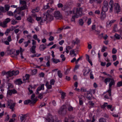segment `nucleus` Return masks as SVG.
I'll return each mask as SVG.
<instances>
[{
	"mask_svg": "<svg viewBox=\"0 0 122 122\" xmlns=\"http://www.w3.org/2000/svg\"><path fill=\"white\" fill-rule=\"evenodd\" d=\"M52 60L53 62L55 63H57L58 62H60V61L59 60L56 59L54 58H52Z\"/></svg>",
	"mask_w": 122,
	"mask_h": 122,
	"instance_id": "473e14b6",
	"label": "nucleus"
},
{
	"mask_svg": "<svg viewBox=\"0 0 122 122\" xmlns=\"http://www.w3.org/2000/svg\"><path fill=\"white\" fill-rule=\"evenodd\" d=\"M15 17L16 18V19L17 20H20L21 18V17L20 16H17V15L16 14H15Z\"/></svg>",
	"mask_w": 122,
	"mask_h": 122,
	"instance_id": "3c124183",
	"label": "nucleus"
},
{
	"mask_svg": "<svg viewBox=\"0 0 122 122\" xmlns=\"http://www.w3.org/2000/svg\"><path fill=\"white\" fill-rule=\"evenodd\" d=\"M117 52V50L115 48H113L112 51V53L113 54H115Z\"/></svg>",
	"mask_w": 122,
	"mask_h": 122,
	"instance_id": "603ef678",
	"label": "nucleus"
},
{
	"mask_svg": "<svg viewBox=\"0 0 122 122\" xmlns=\"http://www.w3.org/2000/svg\"><path fill=\"white\" fill-rule=\"evenodd\" d=\"M11 24L13 25H15L17 22L16 21H15L14 20H12L11 21Z\"/></svg>",
	"mask_w": 122,
	"mask_h": 122,
	"instance_id": "0e129e2a",
	"label": "nucleus"
},
{
	"mask_svg": "<svg viewBox=\"0 0 122 122\" xmlns=\"http://www.w3.org/2000/svg\"><path fill=\"white\" fill-rule=\"evenodd\" d=\"M58 75L59 77L60 78H61L62 77V75L61 71H58L57 72Z\"/></svg>",
	"mask_w": 122,
	"mask_h": 122,
	"instance_id": "49530a36",
	"label": "nucleus"
},
{
	"mask_svg": "<svg viewBox=\"0 0 122 122\" xmlns=\"http://www.w3.org/2000/svg\"><path fill=\"white\" fill-rule=\"evenodd\" d=\"M7 15L9 16H13V13L11 11H8L7 13Z\"/></svg>",
	"mask_w": 122,
	"mask_h": 122,
	"instance_id": "37998d69",
	"label": "nucleus"
},
{
	"mask_svg": "<svg viewBox=\"0 0 122 122\" xmlns=\"http://www.w3.org/2000/svg\"><path fill=\"white\" fill-rule=\"evenodd\" d=\"M7 104L8 106H10V108L12 110H13L15 104L13 102V101L11 100H9Z\"/></svg>",
	"mask_w": 122,
	"mask_h": 122,
	"instance_id": "6e6552de",
	"label": "nucleus"
},
{
	"mask_svg": "<svg viewBox=\"0 0 122 122\" xmlns=\"http://www.w3.org/2000/svg\"><path fill=\"white\" fill-rule=\"evenodd\" d=\"M0 10L2 12H5L6 11L4 10V7L3 6L0 7Z\"/></svg>",
	"mask_w": 122,
	"mask_h": 122,
	"instance_id": "a18cd8bd",
	"label": "nucleus"
},
{
	"mask_svg": "<svg viewBox=\"0 0 122 122\" xmlns=\"http://www.w3.org/2000/svg\"><path fill=\"white\" fill-rule=\"evenodd\" d=\"M15 51V50L13 49H12L9 51V53L10 54H13Z\"/></svg>",
	"mask_w": 122,
	"mask_h": 122,
	"instance_id": "09e8293b",
	"label": "nucleus"
},
{
	"mask_svg": "<svg viewBox=\"0 0 122 122\" xmlns=\"http://www.w3.org/2000/svg\"><path fill=\"white\" fill-rule=\"evenodd\" d=\"M88 14L89 15L92 17L94 16L95 15L94 14L92 11H90L88 13Z\"/></svg>",
	"mask_w": 122,
	"mask_h": 122,
	"instance_id": "13d9d810",
	"label": "nucleus"
},
{
	"mask_svg": "<svg viewBox=\"0 0 122 122\" xmlns=\"http://www.w3.org/2000/svg\"><path fill=\"white\" fill-rule=\"evenodd\" d=\"M115 84V81L113 78H112L109 84V88L108 92L109 93V96H111V87L112 86H114Z\"/></svg>",
	"mask_w": 122,
	"mask_h": 122,
	"instance_id": "39448f33",
	"label": "nucleus"
},
{
	"mask_svg": "<svg viewBox=\"0 0 122 122\" xmlns=\"http://www.w3.org/2000/svg\"><path fill=\"white\" fill-rule=\"evenodd\" d=\"M20 52V51L19 50H17L16 51V55H15V56L16 57H17V55H18Z\"/></svg>",
	"mask_w": 122,
	"mask_h": 122,
	"instance_id": "338daca9",
	"label": "nucleus"
},
{
	"mask_svg": "<svg viewBox=\"0 0 122 122\" xmlns=\"http://www.w3.org/2000/svg\"><path fill=\"white\" fill-rule=\"evenodd\" d=\"M119 63V62L118 61H117L113 63L114 65L116 66H117V65H118Z\"/></svg>",
	"mask_w": 122,
	"mask_h": 122,
	"instance_id": "774afa93",
	"label": "nucleus"
},
{
	"mask_svg": "<svg viewBox=\"0 0 122 122\" xmlns=\"http://www.w3.org/2000/svg\"><path fill=\"white\" fill-rule=\"evenodd\" d=\"M111 79L110 78H107L105 79L104 80V82L106 84H107V83L109 82H110L111 80Z\"/></svg>",
	"mask_w": 122,
	"mask_h": 122,
	"instance_id": "393cba45",
	"label": "nucleus"
},
{
	"mask_svg": "<svg viewBox=\"0 0 122 122\" xmlns=\"http://www.w3.org/2000/svg\"><path fill=\"white\" fill-rule=\"evenodd\" d=\"M115 20H112L111 21H108L107 23V27H110L112 25L113 23Z\"/></svg>",
	"mask_w": 122,
	"mask_h": 122,
	"instance_id": "f8f14e48",
	"label": "nucleus"
},
{
	"mask_svg": "<svg viewBox=\"0 0 122 122\" xmlns=\"http://www.w3.org/2000/svg\"><path fill=\"white\" fill-rule=\"evenodd\" d=\"M44 84H42L40 86L38 87L36 92V94H37L39 93V91H40L41 90H44Z\"/></svg>",
	"mask_w": 122,
	"mask_h": 122,
	"instance_id": "9b49d317",
	"label": "nucleus"
},
{
	"mask_svg": "<svg viewBox=\"0 0 122 122\" xmlns=\"http://www.w3.org/2000/svg\"><path fill=\"white\" fill-rule=\"evenodd\" d=\"M46 48L45 46L43 44L41 45L39 47V49L41 51H43Z\"/></svg>",
	"mask_w": 122,
	"mask_h": 122,
	"instance_id": "5701e85b",
	"label": "nucleus"
},
{
	"mask_svg": "<svg viewBox=\"0 0 122 122\" xmlns=\"http://www.w3.org/2000/svg\"><path fill=\"white\" fill-rule=\"evenodd\" d=\"M61 98L62 99L64 98L65 97V93L64 92H62L61 93Z\"/></svg>",
	"mask_w": 122,
	"mask_h": 122,
	"instance_id": "bf43d9fd",
	"label": "nucleus"
},
{
	"mask_svg": "<svg viewBox=\"0 0 122 122\" xmlns=\"http://www.w3.org/2000/svg\"><path fill=\"white\" fill-rule=\"evenodd\" d=\"M84 22L82 19H81L79 20V24L81 25H82L83 24Z\"/></svg>",
	"mask_w": 122,
	"mask_h": 122,
	"instance_id": "e433bc0d",
	"label": "nucleus"
},
{
	"mask_svg": "<svg viewBox=\"0 0 122 122\" xmlns=\"http://www.w3.org/2000/svg\"><path fill=\"white\" fill-rule=\"evenodd\" d=\"M8 89H9L10 88H12L13 87V85L12 84L10 83H8Z\"/></svg>",
	"mask_w": 122,
	"mask_h": 122,
	"instance_id": "de8ad7c7",
	"label": "nucleus"
},
{
	"mask_svg": "<svg viewBox=\"0 0 122 122\" xmlns=\"http://www.w3.org/2000/svg\"><path fill=\"white\" fill-rule=\"evenodd\" d=\"M106 17V15L104 12L103 13L102 12H101V18L102 20H103Z\"/></svg>",
	"mask_w": 122,
	"mask_h": 122,
	"instance_id": "bb28decb",
	"label": "nucleus"
},
{
	"mask_svg": "<svg viewBox=\"0 0 122 122\" xmlns=\"http://www.w3.org/2000/svg\"><path fill=\"white\" fill-rule=\"evenodd\" d=\"M110 5L109 12H112L113 10L115 12L118 13L121 11V8L119 4L118 3H114L113 0H110L109 3Z\"/></svg>",
	"mask_w": 122,
	"mask_h": 122,
	"instance_id": "f257e3e1",
	"label": "nucleus"
},
{
	"mask_svg": "<svg viewBox=\"0 0 122 122\" xmlns=\"http://www.w3.org/2000/svg\"><path fill=\"white\" fill-rule=\"evenodd\" d=\"M54 10L53 8L52 9H49L47 11V12L44 15V17L45 19L41 20V18L40 17H36V20L38 21H41L43 20L45 21L46 20H52L53 19V17L51 15V13Z\"/></svg>",
	"mask_w": 122,
	"mask_h": 122,
	"instance_id": "f03ea898",
	"label": "nucleus"
},
{
	"mask_svg": "<svg viewBox=\"0 0 122 122\" xmlns=\"http://www.w3.org/2000/svg\"><path fill=\"white\" fill-rule=\"evenodd\" d=\"M105 121V120L103 118H101L99 120V122H104Z\"/></svg>",
	"mask_w": 122,
	"mask_h": 122,
	"instance_id": "69168bd1",
	"label": "nucleus"
},
{
	"mask_svg": "<svg viewBox=\"0 0 122 122\" xmlns=\"http://www.w3.org/2000/svg\"><path fill=\"white\" fill-rule=\"evenodd\" d=\"M14 72H15L14 71H9L7 72V74L10 76H11L14 75Z\"/></svg>",
	"mask_w": 122,
	"mask_h": 122,
	"instance_id": "cd10ccee",
	"label": "nucleus"
},
{
	"mask_svg": "<svg viewBox=\"0 0 122 122\" xmlns=\"http://www.w3.org/2000/svg\"><path fill=\"white\" fill-rule=\"evenodd\" d=\"M86 60L91 65V66H92L93 64L92 61L90 59L89 56L88 55H87L86 56Z\"/></svg>",
	"mask_w": 122,
	"mask_h": 122,
	"instance_id": "412c9836",
	"label": "nucleus"
},
{
	"mask_svg": "<svg viewBox=\"0 0 122 122\" xmlns=\"http://www.w3.org/2000/svg\"><path fill=\"white\" fill-rule=\"evenodd\" d=\"M46 122H61V120H58L57 119H55V117L51 115L48 114L46 118Z\"/></svg>",
	"mask_w": 122,
	"mask_h": 122,
	"instance_id": "20e7f679",
	"label": "nucleus"
},
{
	"mask_svg": "<svg viewBox=\"0 0 122 122\" xmlns=\"http://www.w3.org/2000/svg\"><path fill=\"white\" fill-rule=\"evenodd\" d=\"M82 9L81 8H77L74 9L73 12L74 15L72 16L71 19V21H74L75 20V18H78L81 16L82 13Z\"/></svg>",
	"mask_w": 122,
	"mask_h": 122,
	"instance_id": "7ed1b4c3",
	"label": "nucleus"
},
{
	"mask_svg": "<svg viewBox=\"0 0 122 122\" xmlns=\"http://www.w3.org/2000/svg\"><path fill=\"white\" fill-rule=\"evenodd\" d=\"M70 27L68 26H64L62 29H61V30H62V29H69L70 28Z\"/></svg>",
	"mask_w": 122,
	"mask_h": 122,
	"instance_id": "052dcab7",
	"label": "nucleus"
},
{
	"mask_svg": "<svg viewBox=\"0 0 122 122\" xmlns=\"http://www.w3.org/2000/svg\"><path fill=\"white\" fill-rule=\"evenodd\" d=\"M55 82V81L54 80L52 79L50 81V83L52 85H53Z\"/></svg>",
	"mask_w": 122,
	"mask_h": 122,
	"instance_id": "4d7b16f0",
	"label": "nucleus"
},
{
	"mask_svg": "<svg viewBox=\"0 0 122 122\" xmlns=\"http://www.w3.org/2000/svg\"><path fill=\"white\" fill-rule=\"evenodd\" d=\"M114 37L116 38V39L117 40L120 39V35L116 34L114 35Z\"/></svg>",
	"mask_w": 122,
	"mask_h": 122,
	"instance_id": "ea45409f",
	"label": "nucleus"
},
{
	"mask_svg": "<svg viewBox=\"0 0 122 122\" xmlns=\"http://www.w3.org/2000/svg\"><path fill=\"white\" fill-rule=\"evenodd\" d=\"M26 116L25 115H22L20 117V119L21 122L24 121L25 120Z\"/></svg>",
	"mask_w": 122,
	"mask_h": 122,
	"instance_id": "aec40b11",
	"label": "nucleus"
},
{
	"mask_svg": "<svg viewBox=\"0 0 122 122\" xmlns=\"http://www.w3.org/2000/svg\"><path fill=\"white\" fill-rule=\"evenodd\" d=\"M37 100L36 98H33L31 99V103H35Z\"/></svg>",
	"mask_w": 122,
	"mask_h": 122,
	"instance_id": "4c0bfd02",
	"label": "nucleus"
},
{
	"mask_svg": "<svg viewBox=\"0 0 122 122\" xmlns=\"http://www.w3.org/2000/svg\"><path fill=\"white\" fill-rule=\"evenodd\" d=\"M36 47V46L35 45H33L31 48L30 49V51L32 53H36L35 51V49Z\"/></svg>",
	"mask_w": 122,
	"mask_h": 122,
	"instance_id": "2eb2a0df",
	"label": "nucleus"
},
{
	"mask_svg": "<svg viewBox=\"0 0 122 122\" xmlns=\"http://www.w3.org/2000/svg\"><path fill=\"white\" fill-rule=\"evenodd\" d=\"M21 10H17L16 9L15 11L14 12L15 15V14H16L17 15V16H20V11Z\"/></svg>",
	"mask_w": 122,
	"mask_h": 122,
	"instance_id": "a211bd4d",
	"label": "nucleus"
},
{
	"mask_svg": "<svg viewBox=\"0 0 122 122\" xmlns=\"http://www.w3.org/2000/svg\"><path fill=\"white\" fill-rule=\"evenodd\" d=\"M44 93H41L38 96V98L40 99H42L43 97Z\"/></svg>",
	"mask_w": 122,
	"mask_h": 122,
	"instance_id": "79ce46f5",
	"label": "nucleus"
},
{
	"mask_svg": "<svg viewBox=\"0 0 122 122\" xmlns=\"http://www.w3.org/2000/svg\"><path fill=\"white\" fill-rule=\"evenodd\" d=\"M102 0H90V2L91 3H92L94 1H96L97 3L100 4L101 3Z\"/></svg>",
	"mask_w": 122,
	"mask_h": 122,
	"instance_id": "4be33fe9",
	"label": "nucleus"
},
{
	"mask_svg": "<svg viewBox=\"0 0 122 122\" xmlns=\"http://www.w3.org/2000/svg\"><path fill=\"white\" fill-rule=\"evenodd\" d=\"M31 103V100H28L24 101V103L25 104H27Z\"/></svg>",
	"mask_w": 122,
	"mask_h": 122,
	"instance_id": "a19ab883",
	"label": "nucleus"
},
{
	"mask_svg": "<svg viewBox=\"0 0 122 122\" xmlns=\"http://www.w3.org/2000/svg\"><path fill=\"white\" fill-rule=\"evenodd\" d=\"M79 103L80 105H82L83 103V102L82 100L80 98L79 99Z\"/></svg>",
	"mask_w": 122,
	"mask_h": 122,
	"instance_id": "e2e57ef3",
	"label": "nucleus"
},
{
	"mask_svg": "<svg viewBox=\"0 0 122 122\" xmlns=\"http://www.w3.org/2000/svg\"><path fill=\"white\" fill-rule=\"evenodd\" d=\"M40 9L39 7H36L35 9H33L31 12L32 13H35L36 12H38L39 11Z\"/></svg>",
	"mask_w": 122,
	"mask_h": 122,
	"instance_id": "a878e982",
	"label": "nucleus"
},
{
	"mask_svg": "<svg viewBox=\"0 0 122 122\" xmlns=\"http://www.w3.org/2000/svg\"><path fill=\"white\" fill-rule=\"evenodd\" d=\"M54 15L57 19H59L61 18L62 17L61 15L58 11H57L55 12Z\"/></svg>",
	"mask_w": 122,
	"mask_h": 122,
	"instance_id": "9d476101",
	"label": "nucleus"
},
{
	"mask_svg": "<svg viewBox=\"0 0 122 122\" xmlns=\"http://www.w3.org/2000/svg\"><path fill=\"white\" fill-rule=\"evenodd\" d=\"M27 20L30 22L32 23L34 21V20L32 19V17H29L27 18Z\"/></svg>",
	"mask_w": 122,
	"mask_h": 122,
	"instance_id": "c9c22d12",
	"label": "nucleus"
},
{
	"mask_svg": "<svg viewBox=\"0 0 122 122\" xmlns=\"http://www.w3.org/2000/svg\"><path fill=\"white\" fill-rule=\"evenodd\" d=\"M88 44V48L89 49H91L92 48V43L91 42H89L87 43Z\"/></svg>",
	"mask_w": 122,
	"mask_h": 122,
	"instance_id": "f704fd0d",
	"label": "nucleus"
},
{
	"mask_svg": "<svg viewBox=\"0 0 122 122\" xmlns=\"http://www.w3.org/2000/svg\"><path fill=\"white\" fill-rule=\"evenodd\" d=\"M11 20L9 18H7L5 19L3 22L0 23V25L3 28L6 27L7 26V24Z\"/></svg>",
	"mask_w": 122,
	"mask_h": 122,
	"instance_id": "0eeeda50",
	"label": "nucleus"
},
{
	"mask_svg": "<svg viewBox=\"0 0 122 122\" xmlns=\"http://www.w3.org/2000/svg\"><path fill=\"white\" fill-rule=\"evenodd\" d=\"M66 107L65 105H64L62 107H61L60 109V110L58 112L59 114H61L63 112V108L64 107Z\"/></svg>",
	"mask_w": 122,
	"mask_h": 122,
	"instance_id": "2f4dec72",
	"label": "nucleus"
},
{
	"mask_svg": "<svg viewBox=\"0 0 122 122\" xmlns=\"http://www.w3.org/2000/svg\"><path fill=\"white\" fill-rule=\"evenodd\" d=\"M113 61H115L117 59V56L116 55H113L112 56Z\"/></svg>",
	"mask_w": 122,
	"mask_h": 122,
	"instance_id": "5fc2aeb1",
	"label": "nucleus"
},
{
	"mask_svg": "<svg viewBox=\"0 0 122 122\" xmlns=\"http://www.w3.org/2000/svg\"><path fill=\"white\" fill-rule=\"evenodd\" d=\"M79 42L80 40L77 38H76L75 40H72L71 41L72 44L74 45L77 44L79 43Z\"/></svg>",
	"mask_w": 122,
	"mask_h": 122,
	"instance_id": "4468645a",
	"label": "nucleus"
},
{
	"mask_svg": "<svg viewBox=\"0 0 122 122\" xmlns=\"http://www.w3.org/2000/svg\"><path fill=\"white\" fill-rule=\"evenodd\" d=\"M12 94V91L11 90H9L7 91V96L10 95Z\"/></svg>",
	"mask_w": 122,
	"mask_h": 122,
	"instance_id": "8fccbe9b",
	"label": "nucleus"
},
{
	"mask_svg": "<svg viewBox=\"0 0 122 122\" xmlns=\"http://www.w3.org/2000/svg\"><path fill=\"white\" fill-rule=\"evenodd\" d=\"M52 85L50 83L49 84L48 82H46V86L48 89H51L52 87Z\"/></svg>",
	"mask_w": 122,
	"mask_h": 122,
	"instance_id": "6ab92c4d",
	"label": "nucleus"
},
{
	"mask_svg": "<svg viewBox=\"0 0 122 122\" xmlns=\"http://www.w3.org/2000/svg\"><path fill=\"white\" fill-rule=\"evenodd\" d=\"M108 7L103 6L102 7V11L104 12H107L108 10Z\"/></svg>",
	"mask_w": 122,
	"mask_h": 122,
	"instance_id": "c756f323",
	"label": "nucleus"
},
{
	"mask_svg": "<svg viewBox=\"0 0 122 122\" xmlns=\"http://www.w3.org/2000/svg\"><path fill=\"white\" fill-rule=\"evenodd\" d=\"M91 23V18H89L87 21V23L88 25H90Z\"/></svg>",
	"mask_w": 122,
	"mask_h": 122,
	"instance_id": "680f3d73",
	"label": "nucleus"
},
{
	"mask_svg": "<svg viewBox=\"0 0 122 122\" xmlns=\"http://www.w3.org/2000/svg\"><path fill=\"white\" fill-rule=\"evenodd\" d=\"M20 3L22 7L17 8V10L19 9L22 10L27 8L26 2L25 1L20 0Z\"/></svg>",
	"mask_w": 122,
	"mask_h": 122,
	"instance_id": "423d86ee",
	"label": "nucleus"
},
{
	"mask_svg": "<svg viewBox=\"0 0 122 122\" xmlns=\"http://www.w3.org/2000/svg\"><path fill=\"white\" fill-rule=\"evenodd\" d=\"M14 83L16 85H20L23 83L22 81L20 79H18L14 81Z\"/></svg>",
	"mask_w": 122,
	"mask_h": 122,
	"instance_id": "ddd939ff",
	"label": "nucleus"
},
{
	"mask_svg": "<svg viewBox=\"0 0 122 122\" xmlns=\"http://www.w3.org/2000/svg\"><path fill=\"white\" fill-rule=\"evenodd\" d=\"M108 103H107L105 102L101 106V108H104L106 107H107Z\"/></svg>",
	"mask_w": 122,
	"mask_h": 122,
	"instance_id": "58836bf2",
	"label": "nucleus"
},
{
	"mask_svg": "<svg viewBox=\"0 0 122 122\" xmlns=\"http://www.w3.org/2000/svg\"><path fill=\"white\" fill-rule=\"evenodd\" d=\"M10 7V6L8 5H5L4 8L5 10L6 11H8L9 10Z\"/></svg>",
	"mask_w": 122,
	"mask_h": 122,
	"instance_id": "7c9ffc66",
	"label": "nucleus"
},
{
	"mask_svg": "<svg viewBox=\"0 0 122 122\" xmlns=\"http://www.w3.org/2000/svg\"><path fill=\"white\" fill-rule=\"evenodd\" d=\"M103 6L108 7V2L106 0L104 1L103 3Z\"/></svg>",
	"mask_w": 122,
	"mask_h": 122,
	"instance_id": "72a5a7b5",
	"label": "nucleus"
},
{
	"mask_svg": "<svg viewBox=\"0 0 122 122\" xmlns=\"http://www.w3.org/2000/svg\"><path fill=\"white\" fill-rule=\"evenodd\" d=\"M73 48V46H66V51L65 52L67 54H68L69 53V50L72 49Z\"/></svg>",
	"mask_w": 122,
	"mask_h": 122,
	"instance_id": "dca6fc26",
	"label": "nucleus"
},
{
	"mask_svg": "<svg viewBox=\"0 0 122 122\" xmlns=\"http://www.w3.org/2000/svg\"><path fill=\"white\" fill-rule=\"evenodd\" d=\"M90 71V69L89 68L87 67L85 68L83 71L84 76H86L88 75Z\"/></svg>",
	"mask_w": 122,
	"mask_h": 122,
	"instance_id": "1a4fd4ad",
	"label": "nucleus"
},
{
	"mask_svg": "<svg viewBox=\"0 0 122 122\" xmlns=\"http://www.w3.org/2000/svg\"><path fill=\"white\" fill-rule=\"evenodd\" d=\"M60 57L62 58V61H64L65 60L66 58L64 55L63 54L61 55L60 56Z\"/></svg>",
	"mask_w": 122,
	"mask_h": 122,
	"instance_id": "864d4df0",
	"label": "nucleus"
},
{
	"mask_svg": "<svg viewBox=\"0 0 122 122\" xmlns=\"http://www.w3.org/2000/svg\"><path fill=\"white\" fill-rule=\"evenodd\" d=\"M30 40H28L27 42L24 43V44H25V47H26L27 46L29 45V44L30 43Z\"/></svg>",
	"mask_w": 122,
	"mask_h": 122,
	"instance_id": "c03bdc74",
	"label": "nucleus"
},
{
	"mask_svg": "<svg viewBox=\"0 0 122 122\" xmlns=\"http://www.w3.org/2000/svg\"><path fill=\"white\" fill-rule=\"evenodd\" d=\"M117 86L119 87L122 86V81H120L118 82L117 84Z\"/></svg>",
	"mask_w": 122,
	"mask_h": 122,
	"instance_id": "6e6d98bb",
	"label": "nucleus"
},
{
	"mask_svg": "<svg viewBox=\"0 0 122 122\" xmlns=\"http://www.w3.org/2000/svg\"><path fill=\"white\" fill-rule=\"evenodd\" d=\"M75 50L73 49L71 50L70 52V54L72 56H74L76 55V54L75 53Z\"/></svg>",
	"mask_w": 122,
	"mask_h": 122,
	"instance_id": "b1692460",
	"label": "nucleus"
},
{
	"mask_svg": "<svg viewBox=\"0 0 122 122\" xmlns=\"http://www.w3.org/2000/svg\"><path fill=\"white\" fill-rule=\"evenodd\" d=\"M29 75L26 74L23 77V81L24 82H26V80H28L29 78Z\"/></svg>",
	"mask_w": 122,
	"mask_h": 122,
	"instance_id": "f3484780",
	"label": "nucleus"
},
{
	"mask_svg": "<svg viewBox=\"0 0 122 122\" xmlns=\"http://www.w3.org/2000/svg\"><path fill=\"white\" fill-rule=\"evenodd\" d=\"M112 105H108L107 104V108L108 109H110L111 111H113L114 110V109L112 108Z\"/></svg>",
	"mask_w": 122,
	"mask_h": 122,
	"instance_id": "c85d7f7f",
	"label": "nucleus"
}]
</instances>
